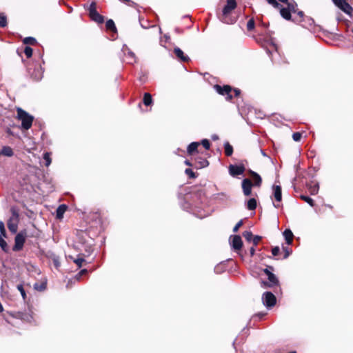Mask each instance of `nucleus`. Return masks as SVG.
Returning <instances> with one entry per match:
<instances>
[{"label":"nucleus","instance_id":"obj_1","mask_svg":"<svg viewBox=\"0 0 353 353\" xmlns=\"http://www.w3.org/2000/svg\"><path fill=\"white\" fill-rule=\"evenodd\" d=\"M11 216L8 221V228L10 232L15 234L18 230L19 223V212L17 207L12 206L10 208Z\"/></svg>","mask_w":353,"mask_h":353},{"label":"nucleus","instance_id":"obj_2","mask_svg":"<svg viewBox=\"0 0 353 353\" xmlns=\"http://www.w3.org/2000/svg\"><path fill=\"white\" fill-rule=\"evenodd\" d=\"M236 7V3L235 0H227V4L223 9V16L221 21L223 23L230 24L234 23L235 22V19L232 18L229 16L230 13L232 10L235 9Z\"/></svg>","mask_w":353,"mask_h":353},{"label":"nucleus","instance_id":"obj_3","mask_svg":"<svg viewBox=\"0 0 353 353\" xmlns=\"http://www.w3.org/2000/svg\"><path fill=\"white\" fill-rule=\"evenodd\" d=\"M17 118L21 121L22 128L25 130L30 129L32 126L34 117L20 108L17 109Z\"/></svg>","mask_w":353,"mask_h":353},{"label":"nucleus","instance_id":"obj_4","mask_svg":"<svg viewBox=\"0 0 353 353\" xmlns=\"http://www.w3.org/2000/svg\"><path fill=\"white\" fill-rule=\"evenodd\" d=\"M88 10L89 12V16L90 19L98 23H103L104 21L103 17L101 15L97 10V5L94 1H92L90 5L88 8Z\"/></svg>","mask_w":353,"mask_h":353},{"label":"nucleus","instance_id":"obj_5","mask_svg":"<svg viewBox=\"0 0 353 353\" xmlns=\"http://www.w3.org/2000/svg\"><path fill=\"white\" fill-rule=\"evenodd\" d=\"M27 232L26 230H22L16 235L14 245L12 248L13 251H19L23 248Z\"/></svg>","mask_w":353,"mask_h":353},{"label":"nucleus","instance_id":"obj_6","mask_svg":"<svg viewBox=\"0 0 353 353\" xmlns=\"http://www.w3.org/2000/svg\"><path fill=\"white\" fill-rule=\"evenodd\" d=\"M230 245L234 252L239 253L243 247V241L240 236L232 235L230 237Z\"/></svg>","mask_w":353,"mask_h":353},{"label":"nucleus","instance_id":"obj_7","mask_svg":"<svg viewBox=\"0 0 353 353\" xmlns=\"http://www.w3.org/2000/svg\"><path fill=\"white\" fill-rule=\"evenodd\" d=\"M262 301L267 307H272L276 304V299L272 292H266L262 296Z\"/></svg>","mask_w":353,"mask_h":353},{"label":"nucleus","instance_id":"obj_8","mask_svg":"<svg viewBox=\"0 0 353 353\" xmlns=\"http://www.w3.org/2000/svg\"><path fill=\"white\" fill-rule=\"evenodd\" d=\"M333 3L347 14L351 15L353 10L352 6L346 0H332Z\"/></svg>","mask_w":353,"mask_h":353},{"label":"nucleus","instance_id":"obj_9","mask_svg":"<svg viewBox=\"0 0 353 353\" xmlns=\"http://www.w3.org/2000/svg\"><path fill=\"white\" fill-rule=\"evenodd\" d=\"M215 90L221 95H225L227 100H231L232 99V95L231 94L232 88L230 85H224L221 87L219 85H214Z\"/></svg>","mask_w":353,"mask_h":353},{"label":"nucleus","instance_id":"obj_10","mask_svg":"<svg viewBox=\"0 0 353 353\" xmlns=\"http://www.w3.org/2000/svg\"><path fill=\"white\" fill-rule=\"evenodd\" d=\"M264 272L267 274L268 279V282L263 281V284L265 286H268V287L270 288V287H272V286L278 284L279 281H278L276 276L273 273L270 272L268 269H265Z\"/></svg>","mask_w":353,"mask_h":353},{"label":"nucleus","instance_id":"obj_11","mask_svg":"<svg viewBox=\"0 0 353 353\" xmlns=\"http://www.w3.org/2000/svg\"><path fill=\"white\" fill-rule=\"evenodd\" d=\"M252 183L248 179H244L242 181V189L244 195L250 196L252 193Z\"/></svg>","mask_w":353,"mask_h":353},{"label":"nucleus","instance_id":"obj_12","mask_svg":"<svg viewBox=\"0 0 353 353\" xmlns=\"http://www.w3.org/2000/svg\"><path fill=\"white\" fill-rule=\"evenodd\" d=\"M244 171L245 168L243 165H230L229 166V172L233 176L241 175Z\"/></svg>","mask_w":353,"mask_h":353},{"label":"nucleus","instance_id":"obj_13","mask_svg":"<svg viewBox=\"0 0 353 353\" xmlns=\"http://www.w3.org/2000/svg\"><path fill=\"white\" fill-rule=\"evenodd\" d=\"M279 8L280 9V14L283 19L288 21L292 19L291 11L287 7H282L281 5Z\"/></svg>","mask_w":353,"mask_h":353},{"label":"nucleus","instance_id":"obj_14","mask_svg":"<svg viewBox=\"0 0 353 353\" xmlns=\"http://www.w3.org/2000/svg\"><path fill=\"white\" fill-rule=\"evenodd\" d=\"M307 187L308 188L310 192L312 195H315L318 193L319 185L317 182H311L307 184Z\"/></svg>","mask_w":353,"mask_h":353},{"label":"nucleus","instance_id":"obj_15","mask_svg":"<svg viewBox=\"0 0 353 353\" xmlns=\"http://www.w3.org/2000/svg\"><path fill=\"white\" fill-rule=\"evenodd\" d=\"M174 52L181 61H188L189 60V57L187 55H185L183 52L179 48H175Z\"/></svg>","mask_w":353,"mask_h":353},{"label":"nucleus","instance_id":"obj_16","mask_svg":"<svg viewBox=\"0 0 353 353\" xmlns=\"http://www.w3.org/2000/svg\"><path fill=\"white\" fill-rule=\"evenodd\" d=\"M274 196L276 201L280 202L282 199L281 188L280 185L273 186Z\"/></svg>","mask_w":353,"mask_h":353},{"label":"nucleus","instance_id":"obj_17","mask_svg":"<svg viewBox=\"0 0 353 353\" xmlns=\"http://www.w3.org/2000/svg\"><path fill=\"white\" fill-rule=\"evenodd\" d=\"M283 236L288 245H290L292 242L293 233L290 229H286L283 232Z\"/></svg>","mask_w":353,"mask_h":353},{"label":"nucleus","instance_id":"obj_18","mask_svg":"<svg viewBox=\"0 0 353 353\" xmlns=\"http://www.w3.org/2000/svg\"><path fill=\"white\" fill-rule=\"evenodd\" d=\"M250 174L253 177L254 184L253 185H256L259 187L261 184L262 179L261 177L256 172L250 171Z\"/></svg>","mask_w":353,"mask_h":353},{"label":"nucleus","instance_id":"obj_19","mask_svg":"<svg viewBox=\"0 0 353 353\" xmlns=\"http://www.w3.org/2000/svg\"><path fill=\"white\" fill-rule=\"evenodd\" d=\"M125 57L127 59V61L129 63H133L136 62V57L133 52H132L130 50L128 49L127 52H125Z\"/></svg>","mask_w":353,"mask_h":353},{"label":"nucleus","instance_id":"obj_20","mask_svg":"<svg viewBox=\"0 0 353 353\" xmlns=\"http://www.w3.org/2000/svg\"><path fill=\"white\" fill-rule=\"evenodd\" d=\"M1 152L2 155L8 157H12L14 154L12 149L9 146H3L2 148Z\"/></svg>","mask_w":353,"mask_h":353},{"label":"nucleus","instance_id":"obj_21","mask_svg":"<svg viewBox=\"0 0 353 353\" xmlns=\"http://www.w3.org/2000/svg\"><path fill=\"white\" fill-rule=\"evenodd\" d=\"M286 5L291 12L296 13L297 12V3L294 0H289Z\"/></svg>","mask_w":353,"mask_h":353},{"label":"nucleus","instance_id":"obj_22","mask_svg":"<svg viewBox=\"0 0 353 353\" xmlns=\"http://www.w3.org/2000/svg\"><path fill=\"white\" fill-rule=\"evenodd\" d=\"M200 145L199 142H192L191 143L187 148L188 153L189 154H192L193 152H196L198 146Z\"/></svg>","mask_w":353,"mask_h":353},{"label":"nucleus","instance_id":"obj_23","mask_svg":"<svg viewBox=\"0 0 353 353\" xmlns=\"http://www.w3.org/2000/svg\"><path fill=\"white\" fill-rule=\"evenodd\" d=\"M66 209H67V206L65 205H59L57 210V217L59 219L62 218Z\"/></svg>","mask_w":353,"mask_h":353},{"label":"nucleus","instance_id":"obj_24","mask_svg":"<svg viewBox=\"0 0 353 353\" xmlns=\"http://www.w3.org/2000/svg\"><path fill=\"white\" fill-rule=\"evenodd\" d=\"M143 103L145 105L148 106L150 105L152 103V99L150 94L145 92L143 95Z\"/></svg>","mask_w":353,"mask_h":353},{"label":"nucleus","instance_id":"obj_25","mask_svg":"<svg viewBox=\"0 0 353 353\" xmlns=\"http://www.w3.org/2000/svg\"><path fill=\"white\" fill-rule=\"evenodd\" d=\"M197 168H205L209 165L208 161L205 159H200L196 161Z\"/></svg>","mask_w":353,"mask_h":353},{"label":"nucleus","instance_id":"obj_26","mask_svg":"<svg viewBox=\"0 0 353 353\" xmlns=\"http://www.w3.org/2000/svg\"><path fill=\"white\" fill-rule=\"evenodd\" d=\"M247 208L250 210H255L256 208V201L255 199L252 198L248 201Z\"/></svg>","mask_w":353,"mask_h":353},{"label":"nucleus","instance_id":"obj_27","mask_svg":"<svg viewBox=\"0 0 353 353\" xmlns=\"http://www.w3.org/2000/svg\"><path fill=\"white\" fill-rule=\"evenodd\" d=\"M225 154L226 156L230 157L232 154L233 148L229 143L224 144Z\"/></svg>","mask_w":353,"mask_h":353},{"label":"nucleus","instance_id":"obj_28","mask_svg":"<svg viewBox=\"0 0 353 353\" xmlns=\"http://www.w3.org/2000/svg\"><path fill=\"white\" fill-rule=\"evenodd\" d=\"M51 153L50 152H46L43 154V160L45 161V165L46 167H48L50 164H51V162H52V159H51Z\"/></svg>","mask_w":353,"mask_h":353},{"label":"nucleus","instance_id":"obj_29","mask_svg":"<svg viewBox=\"0 0 353 353\" xmlns=\"http://www.w3.org/2000/svg\"><path fill=\"white\" fill-rule=\"evenodd\" d=\"M105 27L110 30H116V27L114 21L112 19H109L105 23Z\"/></svg>","mask_w":353,"mask_h":353},{"label":"nucleus","instance_id":"obj_30","mask_svg":"<svg viewBox=\"0 0 353 353\" xmlns=\"http://www.w3.org/2000/svg\"><path fill=\"white\" fill-rule=\"evenodd\" d=\"M34 288L38 291H43L46 288V283L43 282L41 283H35Z\"/></svg>","mask_w":353,"mask_h":353},{"label":"nucleus","instance_id":"obj_31","mask_svg":"<svg viewBox=\"0 0 353 353\" xmlns=\"http://www.w3.org/2000/svg\"><path fill=\"white\" fill-rule=\"evenodd\" d=\"M23 43L25 44L34 45L37 43V41L34 37H26L23 39Z\"/></svg>","mask_w":353,"mask_h":353},{"label":"nucleus","instance_id":"obj_32","mask_svg":"<svg viewBox=\"0 0 353 353\" xmlns=\"http://www.w3.org/2000/svg\"><path fill=\"white\" fill-rule=\"evenodd\" d=\"M301 199L307 203L310 206H314V201L310 197L305 195H301Z\"/></svg>","mask_w":353,"mask_h":353},{"label":"nucleus","instance_id":"obj_33","mask_svg":"<svg viewBox=\"0 0 353 353\" xmlns=\"http://www.w3.org/2000/svg\"><path fill=\"white\" fill-rule=\"evenodd\" d=\"M243 236L245 239V240L249 242L252 241V238H253V234H252V232H250V231H245L243 233Z\"/></svg>","mask_w":353,"mask_h":353},{"label":"nucleus","instance_id":"obj_34","mask_svg":"<svg viewBox=\"0 0 353 353\" xmlns=\"http://www.w3.org/2000/svg\"><path fill=\"white\" fill-rule=\"evenodd\" d=\"M7 25V19L3 14H0V27L3 28Z\"/></svg>","mask_w":353,"mask_h":353},{"label":"nucleus","instance_id":"obj_35","mask_svg":"<svg viewBox=\"0 0 353 353\" xmlns=\"http://www.w3.org/2000/svg\"><path fill=\"white\" fill-rule=\"evenodd\" d=\"M0 247L3 251H6L8 250V245L6 241L3 239V238L0 236Z\"/></svg>","mask_w":353,"mask_h":353},{"label":"nucleus","instance_id":"obj_36","mask_svg":"<svg viewBox=\"0 0 353 353\" xmlns=\"http://www.w3.org/2000/svg\"><path fill=\"white\" fill-rule=\"evenodd\" d=\"M24 53L28 58H30L32 55V49L29 46H26L24 49Z\"/></svg>","mask_w":353,"mask_h":353},{"label":"nucleus","instance_id":"obj_37","mask_svg":"<svg viewBox=\"0 0 353 353\" xmlns=\"http://www.w3.org/2000/svg\"><path fill=\"white\" fill-rule=\"evenodd\" d=\"M268 3L272 5L275 8H279L281 7V4L279 3L276 0H266Z\"/></svg>","mask_w":353,"mask_h":353},{"label":"nucleus","instance_id":"obj_38","mask_svg":"<svg viewBox=\"0 0 353 353\" xmlns=\"http://www.w3.org/2000/svg\"><path fill=\"white\" fill-rule=\"evenodd\" d=\"M254 21L253 19H250L247 23V28L248 30H252L254 28Z\"/></svg>","mask_w":353,"mask_h":353},{"label":"nucleus","instance_id":"obj_39","mask_svg":"<svg viewBox=\"0 0 353 353\" xmlns=\"http://www.w3.org/2000/svg\"><path fill=\"white\" fill-rule=\"evenodd\" d=\"M17 290L20 292L23 299L26 297V294L22 285H17Z\"/></svg>","mask_w":353,"mask_h":353},{"label":"nucleus","instance_id":"obj_40","mask_svg":"<svg viewBox=\"0 0 353 353\" xmlns=\"http://www.w3.org/2000/svg\"><path fill=\"white\" fill-rule=\"evenodd\" d=\"M261 236L256 235L253 236L252 241L253 242L254 246H256L259 242L261 241Z\"/></svg>","mask_w":353,"mask_h":353},{"label":"nucleus","instance_id":"obj_41","mask_svg":"<svg viewBox=\"0 0 353 353\" xmlns=\"http://www.w3.org/2000/svg\"><path fill=\"white\" fill-rule=\"evenodd\" d=\"M293 140L299 141L301 139V134L300 132H294L292 135Z\"/></svg>","mask_w":353,"mask_h":353},{"label":"nucleus","instance_id":"obj_42","mask_svg":"<svg viewBox=\"0 0 353 353\" xmlns=\"http://www.w3.org/2000/svg\"><path fill=\"white\" fill-rule=\"evenodd\" d=\"M201 144L206 150H208L210 148V141L208 139H203L201 141Z\"/></svg>","mask_w":353,"mask_h":353},{"label":"nucleus","instance_id":"obj_43","mask_svg":"<svg viewBox=\"0 0 353 353\" xmlns=\"http://www.w3.org/2000/svg\"><path fill=\"white\" fill-rule=\"evenodd\" d=\"M74 262L77 265L79 268L82 266L84 259L83 258H78L74 260Z\"/></svg>","mask_w":353,"mask_h":353},{"label":"nucleus","instance_id":"obj_44","mask_svg":"<svg viewBox=\"0 0 353 353\" xmlns=\"http://www.w3.org/2000/svg\"><path fill=\"white\" fill-rule=\"evenodd\" d=\"M185 172L190 178L196 177L194 172L191 169L188 168L185 170Z\"/></svg>","mask_w":353,"mask_h":353},{"label":"nucleus","instance_id":"obj_45","mask_svg":"<svg viewBox=\"0 0 353 353\" xmlns=\"http://www.w3.org/2000/svg\"><path fill=\"white\" fill-rule=\"evenodd\" d=\"M243 225V221H239L236 225L233 228V232H236L239 230V228Z\"/></svg>","mask_w":353,"mask_h":353},{"label":"nucleus","instance_id":"obj_46","mask_svg":"<svg viewBox=\"0 0 353 353\" xmlns=\"http://www.w3.org/2000/svg\"><path fill=\"white\" fill-rule=\"evenodd\" d=\"M280 249L279 247H274L272 250V254L273 256H277L279 254Z\"/></svg>","mask_w":353,"mask_h":353},{"label":"nucleus","instance_id":"obj_47","mask_svg":"<svg viewBox=\"0 0 353 353\" xmlns=\"http://www.w3.org/2000/svg\"><path fill=\"white\" fill-rule=\"evenodd\" d=\"M297 13L298 16L301 18V19H303L304 18V13L303 11H298L296 12Z\"/></svg>","mask_w":353,"mask_h":353},{"label":"nucleus","instance_id":"obj_48","mask_svg":"<svg viewBox=\"0 0 353 353\" xmlns=\"http://www.w3.org/2000/svg\"><path fill=\"white\" fill-rule=\"evenodd\" d=\"M2 230H6L4 223L1 221H0V231L2 232Z\"/></svg>","mask_w":353,"mask_h":353},{"label":"nucleus","instance_id":"obj_49","mask_svg":"<svg viewBox=\"0 0 353 353\" xmlns=\"http://www.w3.org/2000/svg\"><path fill=\"white\" fill-rule=\"evenodd\" d=\"M283 250H285V254L284 258H287V257H288V256L290 255V251L288 250V248H283Z\"/></svg>","mask_w":353,"mask_h":353},{"label":"nucleus","instance_id":"obj_50","mask_svg":"<svg viewBox=\"0 0 353 353\" xmlns=\"http://www.w3.org/2000/svg\"><path fill=\"white\" fill-rule=\"evenodd\" d=\"M255 246H253L250 248V255L252 256H254V253H255V248H254Z\"/></svg>","mask_w":353,"mask_h":353},{"label":"nucleus","instance_id":"obj_51","mask_svg":"<svg viewBox=\"0 0 353 353\" xmlns=\"http://www.w3.org/2000/svg\"><path fill=\"white\" fill-rule=\"evenodd\" d=\"M0 236L2 237V238H4V237L6 236V230H2V232L0 231Z\"/></svg>","mask_w":353,"mask_h":353},{"label":"nucleus","instance_id":"obj_52","mask_svg":"<svg viewBox=\"0 0 353 353\" xmlns=\"http://www.w3.org/2000/svg\"><path fill=\"white\" fill-rule=\"evenodd\" d=\"M88 272L86 269H83L79 272V275H83Z\"/></svg>","mask_w":353,"mask_h":353},{"label":"nucleus","instance_id":"obj_53","mask_svg":"<svg viewBox=\"0 0 353 353\" xmlns=\"http://www.w3.org/2000/svg\"><path fill=\"white\" fill-rule=\"evenodd\" d=\"M307 21H308V24L310 26L313 25L314 23V20L312 18H307Z\"/></svg>","mask_w":353,"mask_h":353},{"label":"nucleus","instance_id":"obj_54","mask_svg":"<svg viewBox=\"0 0 353 353\" xmlns=\"http://www.w3.org/2000/svg\"><path fill=\"white\" fill-rule=\"evenodd\" d=\"M234 92L235 93V96L237 97L240 94V90L239 89H234Z\"/></svg>","mask_w":353,"mask_h":353},{"label":"nucleus","instance_id":"obj_55","mask_svg":"<svg viewBox=\"0 0 353 353\" xmlns=\"http://www.w3.org/2000/svg\"><path fill=\"white\" fill-rule=\"evenodd\" d=\"M81 276H82V275H79V273H78V274L75 276V279H76L77 280H79Z\"/></svg>","mask_w":353,"mask_h":353},{"label":"nucleus","instance_id":"obj_56","mask_svg":"<svg viewBox=\"0 0 353 353\" xmlns=\"http://www.w3.org/2000/svg\"><path fill=\"white\" fill-rule=\"evenodd\" d=\"M219 266H216V267H215V268H214V271H215V272H216V273H219Z\"/></svg>","mask_w":353,"mask_h":353},{"label":"nucleus","instance_id":"obj_57","mask_svg":"<svg viewBox=\"0 0 353 353\" xmlns=\"http://www.w3.org/2000/svg\"><path fill=\"white\" fill-rule=\"evenodd\" d=\"M292 20H293V21H294V22H299V23H300V22H301V21H302V19L298 20V19H292Z\"/></svg>","mask_w":353,"mask_h":353},{"label":"nucleus","instance_id":"obj_58","mask_svg":"<svg viewBox=\"0 0 353 353\" xmlns=\"http://www.w3.org/2000/svg\"><path fill=\"white\" fill-rule=\"evenodd\" d=\"M279 1L282 3H287L289 1V0H279Z\"/></svg>","mask_w":353,"mask_h":353},{"label":"nucleus","instance_id":"obj_59","mask_svg":"<svg viewBox=\"0 0 353 353\" xmlns=\"http://www.w3.org/2000/svg\"><path fill=\"white\" fill-rule=\"evenodd\" d=\"M185 163L188 165H191L190 163L188 161H185Z\"/></svg>","mask_w":353,"mask_h":353},{"label":"nucleus","instance_id":"obj_60","mask_svg":"<svg viewBox=\"0 0 353 353\" xmlns=\"http://www.w3.org/2000/svg\"><path fill=\"white\" fill-rule=\"evenodd\" d=\"M164 37H165V38L166 39V40H168V39L170 38V37H169L168 36H167V35H165Z\"/></svg>","mask_w":353,"mask_h":353},{"label":"nucleus","instance_id":"obj_61","mask_svg":"<svg viewBox=\"0 0 353 353\" xmlns=\"http://www.w3.org/2000/svg\"><path fill=\"white\" fill-rule=\"evenodd\" d=\"M261 153H262V154H263V156H265V155H266V154H265V153L263 150H261Z\"/></svg>","mask_w":353,"mask_h":353},{"label":"nucleus","instance_id":"obj_62","mask_svg":"<svg viewBox=\"0 0 353 353\" xmlns=\"http://www.w3.org/2000/svg\"><path fill=\"white\" fill-rule=\"evenodd\" d=\"M176 30V32H179V28H176V30Z\"/></svg>","mask_w":353,"mask_h":353},{"label":"nucleus","instance_id":"obj_63","mask_svg":"<svg viewBox=\"0 0 353 353\" xmlns=\"http://www.w3.org/2000/svg\"><path fill=\"white\" fill-rule=\"evenodd\" d=\"M274 207H276V208H278V207H279V205H275V204H274Z\"/></svg>","mask_w":353,"mask_h":353}]
</instances>
